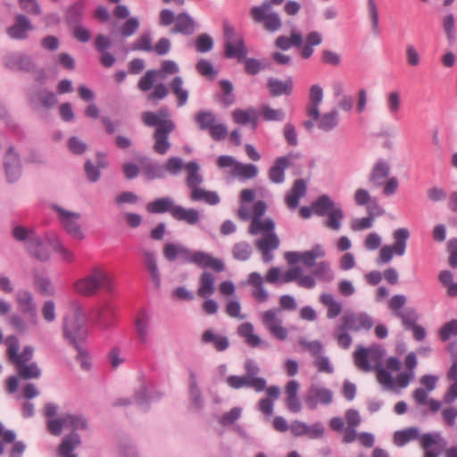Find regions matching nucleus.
<instances>
[{"label": "nucleus", "mask_w": 457, "mask_h": 457, "mask_svg": "<svg viewBox=\"0 0 457 457\" xmlns=\"http://www.w3.org/2000/svg\"><path fill=\"white\" fill-rule=\"evenodd\" d=\"M233 120L236 123L240 125L253 124V129H256L258 125V112L253 107H249L246 110L236 109L233 113Z\"/></svg>", "instance_id": "nucleus-24"}, {"label": "nucleus", "mask_w": 457, "mask_h": 457, "mask_svg": "<svg viewBox=\"0 0 457 457\" xmlns=\"http://www.w3.org/2000/svg\"><path fill=\"white\" fill-rule=\"evenodd\" d=\"M28 251L31 256L40 262H47L50 259V251L45 245L40 237L31 238V242L27 245Z\"/></svg>", "instance_id": "nucleus-20"}, {"label": "nucleus", "mask_w": 457, "mask_h": 457, "mask_svg": "<svg viewBox=\"0 0 457 457\" xmlns=\"http://www.w3.org/2000/svg\"><path fill=\"white\" fill-rule=\"evenodd\" d=\"M48 241L53 250L58 253L64 261L69 262H73L74 254L62 245V241L57 237L49 238Z\"/></svg>", "instance_id": "nucleus-44"}, {"label": "nucleus", "mask_w": 457, "mask_h": 457, "mask_svg": "<svg viewBox=\"0 0 457 457\" xmlns=\"http://www.w3.org/2000/svg\"><path fill=\"white\" fill-rule=\"evenodd\" d=\"M174 129L175 124L171 126L168 124L155 129L153 135L154 139V150L155 153L159 154H164L167 153L170 147L169 136L174 130Z\"/></svg>", "instance_id": "nucleus-13"}, {"label": "nucleus", "mask_w": 457, "mask_h": 457, "mask_svg": "<svg viewBox=\"0 0 457 457\" xmlns=\"http://www.w3.org/2000/svg\"><path fill=\"white\" fill-rule=\"evenodd\" d=\"M53 210L57 212L61 224L71 237L79 240L84 238L82 229L77 222L80 218L79 213L67 211L58 204H54Z\"/></svg>", "instance_id": "nucleus-6"}, {"label": "nucleus", "mask_w": 457, "mask_h": 457, "mask_svg": "<svg viewBox=\"0 0 457 457\" xmlns=\"http://www.w3.org/2000/svg\"><path fill=\"white\" fill-rule=\"evenodd\" d=\"M200 287L197 290V295L200 297L207 298L215 291V278L208 271H204L200 277Z\"/></svg>", "instance_id": "nucleus-31"}, {"label": "nucleus", "mask_w": 457, "mask_h": 457, "mask_svg": "<svg viewBox=\"0 0 457 457\" xmlns=\"http://www.w3.org/2000/svg\"><path fill=\"white\" fill-rule=\"evenodd\" d=\"M72 307L73 318L70 321L67 318L64 319L62 337L68 345L78 352L75 359L79 363L81 370L89 371L92 369L89 353L81 346V344L86 343L88 337L85 312L78 302H73Z\"/></svg>", "instance_id": "nucleus-1"}, {"label": "nucleus", "mask_w": 457, "mask_h": 457, "mask_svg": "<svg viewBox=\"0 0 457 457\" xmlns=\"http://www.w3.org/2000/svg\"><path fill=\"white\" fill-rule=\"evenodd\" d=\"M338 125V112L336 109L321 115L318 128L323 131L328 132Z\"/></svg>", "instance_id": "nucleus-38"}, {"label": "nucleus", "mask_w": 457, "mask_h": 457, "mask_svg": "<svg viewBox=\"0 0 457 457\" xmlns=\"http://www.w3.org/2000/svg\"><path fill=\"white\" fill-rule=\"evenodd\" d=\"M85 10V1L79 0L71 4L66 12L65 21L70 28L81 24Z\"/></svg>", "instance_id": "nucleus-21"}, {"label": "nucleus", "mask_w": 457, "mask_h": 457, "mask_svg": "<svg viewBox=\"0 0 457 457\" xmlns=\"http://www.w3.org/2000/svg\"><path fill=\"white\" fill-rule=\"evenodd\" d=\"M420 445L424 450L435 449L442 445L445 447L446 442L438 432H428L420 436Z\"/></svg>", "instance_id": "nucleus-35"}, {"label": "nucleus", "mask_w": 457, "mask_h": 457, "mask_svg": "<svg viewBox=\"0 0 457 457\" xmlns=\"http://www.w3.org/2000/svg\"><path fill=\"white\" fill-rule=\"evenodd\" d=\"M314 277L313 275H303V269L298 266L286 271L281 278V282L289 283L298 281L301 287L311 289L315 286Z\"/></svg>", "instance_id": "nucleus-14"}, {"label": "nucleus", "mask_w": 457, "mask_h": 457, "mask_svg": "<svg viewBox=\"0 0 457 457\" xmlns=\"http://www.w3.org/2000/svg\"><path fill=\"white\" fill-rule=\"evenodd\" d=\"M66 427L71 428V432H77V430H87L88 423L86 418L82 415L65 414Z\"/></svg>", "instance_id": "nucleus-41"}, {"label": "nucleus", "mask_w": 457, "mask_h": 457, "mask_svg": "<svg viewBox=\"0 0 457 457\" xmlns=\"http://www.w3.org/2000/svg\"><path fill=\"white\" fill-rule=\"evenodd\" d=\"M394 244L383 245L377 258L378 264L388 263L394 257V254L397 256H403L405 253L407 240L410 237V231L405 228H400L393 233Z\"/></svg>", "instance_id": "nucleus-4"}, {"label": "nucleus", "mask_w": 457, "mask_h": 457, "mask_svg": "<svg viewBox=\"0 0 457 457\" xmlns=\"http://www.w3.org/2000/svg\"><path fill=\"white\" fill-rule=\"evenodd\" d=\"M16 365L18 366L19 375L23 379L38 378L41 375V370L36 363L25 364L23 362Z\"/></svg>", "instance_id": "nucleus-43"}, {"label": "nucleus", "mask_w": 457, "mask_h": 457, "mask_svg": "<svg viewBox=\"0 0 457 457\" xmlns=\"http://www.w3.org/2000/svg\"><path fill=\"white\" fill-rule=\"evenodd\" d=\"M4 65L11 71H31L35 64L29 55L25 54H12L4 58Z\"/></svg>", "instance_id": "nucleus-12"}, {"label": "nucleus", "mask_w": 457, "mask_h": 457, "mask_svg": "<svg viewBox=\"0 0 457 457\" xmlns=\"http://www.w3.org/2000/svg\"><path fill=\"white\" fill-rule=\"evenodd\" d=\"M258 168L253 163H242L238 162L237 166L233 168V174L242 179H252L258 175Z\"/></svg>", "instance_id": "nucleus-37"}, {"label": "nucleus", "mask_w": 457, "mask_h": 457, "mask_svg": "<svg viewBox=\"0 0 457 457\" xmlns=\"http://www.w3.org/2000/svg\"><path fill=\"white\" fill-rule=\"evenodd\" d=\"M275 229V222L272 219H266L264 220H259L258 221L252 220L248 232L252 235H258L262 233L263 236L272 235Z\"/></svg>", "instance_id": "nucleus-32"}, {"label": "nucleus", "mask_w": 457, "mask_h": 457, "mask_svg": "<svg viewBox=\"0 0 457 457\" xmlns=\"http://www.w3.org/2000/svg\"><path fill=\"white\" fill-rule=\"evenodd\" d=\"M145 262L147 271L149 272V276L155 287L159 289L161 287V274L158 270L156 258L154 253L145 252Z\"/></svg>", "instance_id": "nucleus-27"}, {"label": "nucleus", "mask_w": 457, "mask_h": 457, "mask_svg": "<svg viewBox=\"0 0 457 457\" xmlns=\"http://www.w3.org/2000/svg\"><path fill=\"white\" fill-rule=\"evenodd\" d=\"M34 284L37 291L42 295H51L54 290L51 287V281L48 278L34 275Z\"/></svg>", "instance_id": "nucleus-54"}, {"label": "nucleus", "mask_w": 457, "mask_h": 457, "mask_svg": "<svg viewBox=\"0 0 457 457\" xmlns=\"http://www.w3.org/2000/svg\"><path fill=\"white\" fill-rule=\"evenodd\" d=\"M195 119L202 130H209L216 120V117L212 112L204 111L198 112Z\"/></svg>", "instance_id": "nucleus-46"}, {"label": "nucleus", "mask_w": 457, "mask_h": 457, "mask_svg": "<svg viewBox=\"0 0 457 457\" xmlns=\"http://www.w3.org/2000/svg\"><path fill=\"white\" fill-rule=\"evenodd\" d=\"M12 236L16 241L26 243L27 245L31 242V238L37 237L35 229L22 225L14 226L12 229Z\"/></svg>", "instance_id": "nucleus-39"}, {"label": "nucleus", "mask_w": 457, "mask_h": 457, "mask_svg": "<svg viewBox=\"0 0 457 457\" xmlns=\"http://www.w3.org/2000/svg\"><path fill=\"white\" fill-rule=\"evenodd\" d=\"M37 100L40 103V104L45 108H52L54 106L58 100L56 95L46 89H41L36 94Z\"/></svg>", "instance_id": "nucleus-49"}, {"label": "nucleus", "mask_w": 457, "mask_h": 457, "mask_svg": "<svg viewBox=\"0 0 457 457\" xmlns=\"http://www.w3.org/2000/svg\"><path fill=\"white\" fill-rule=\"evenodd\" d=\"M326 216H328L326 220L327 227L333 230H338L341 227V220L344 219L342 209L340 207H335Z\"/></svg>", "instance_id": "nucleus-48"}, {"label": "nucleus", "mask_w": 457, "mask_h": 457, "mask_svg": "<svg viewBox=\"0 0 457 457\" xmlns=\"http://www.w3.org/2000/svg\"><path fill=\"white\" fill-rule=\"evenodd\" d=\"M34 29L30 20L22 13L14 17V23L8 27L6 33L8 37L15 40H25L29 37V31Z\"/></svg>", "instance_id": "nucleus-9"}, {"label": "nucleus", "mask_w": 457, "mask_h": 457, "mask_svg": "<svg viewBox=\"0 0 457 457\" xmlns=\"http://www.w3.org/2000/svg\"><path fill=\"white\" fill-rule=\"evenodd\" d=\"M157 76L158 72L156 70H148L145 75L140 78L137 84L138 88L143 92L151 90L154 87Z\"/></svg>", "instance_id": "nucleus-47"}, {"label": "nucleus", "mask_w": 457, "mask_h": 457, "mask_svg": "<svg viewBox=\"0 0 457 457\" xmlns=\"http://www.w3.org/2000/svg\"><path fill=\"white\" fill-rule=\"evenodd\" d=\"M136 332L139 338V341L142 344H145L147 342V335H148V324L146 321L145 313H140L139 316L136 320Z\"/></svg>", "instance_id": "nucleus-53"}, {"label": "nucleus", "mask_w": 457, "mask_h": 457, "mask_svg": "<svg viewBox=\"0 0 457 457\" xmlns=\"http://www.w3.org/2000/svg\"><path fill=\"white\" fill-rule=\"evenodd\" d=\"M316 268L312 270V275L325 282L333 280L334 276L329 269V265L326 262L316 263Z\"/></svg>", "instance_id": "nucleus-52"}, {"label": "nucleus", "mask_w": 457, "mask_h": 457, "mask_svg": "<svg viewBox=\"0 0 457 457\" xmlns=\"http://www.w3.org/2000/svg\"><path fill=\"white\" fill-rule=\"evenodd\" d=\"M4 168L6 179L9 183L16 182L21 175V163L19 154L13 145L8 147L4 159Z\"/></svg>", "instance_id": "nucleus-7"}, {"label": "nucleus", "mask_w": 457, "mask_h": 457, "mask_svg": "<svg viewBox=\"0 0 457 457\" xmlns=\"http://www.w3.org/2000/svg\"><path fill=\"white\" fill-rule=\"evenodd\" d=\"M267 87L272 96H291L293 93V80L291 78L285 81L270 78L267 81Z\"/></svg>", "instance_id": "nucleus-18"}, {"label": "nucleus", "mask_w": 457, "mask_h": 457, "mask_svg": "<svg viewBox=\"0 0 457 457\" xmlns=\"http://www.w3.org/2000/svg\"><path fill=\"white\" fill-rule=\"evenodd\" d=\"M197 71L202 75L213 79L217 74L212 63L207 60L201 59L196 63Z\"/></svg>", "instance_id": "nucleus-62"}, {"label": "nucleus", "mask_w": 457, "mask_h": 457, "mask_svg": "<svg viewBox=\"0 0 457 457\" xmlns=\"http://www.w3.org/2000/svg\"><path fill=\"white\" fill-rule=\"evenodd\" d=\"M214 46L212 37L206 33L198 35L195 40V48L198 53L210 52Z\"/></svg>", "instance_id": "nucleus-45"}, {"label": "nucleus", "mask_w": 457, "mask_h": 457, "mask_svg": "<svg viewBox=\"0 0 457 457\" xmlns=\"http://www.w3.org/2000/svg\"><path fill=\"white\" fill-rule=\"evenodd\" d=\"M261 114L263 120L268 121H281L285 117V113L281 109H273L269 105L262 106Z\"/></svg>", "instance_id": "nucleus-56"}, {"label": "nucleus", "mask_w": 457, "mask_h": 457, "mask_svg": "<svg viewBox=\"0 0 457 457\" xmlns=\"http://www.w3.org/2000/svg\"><path fill=\"white\" fill-rule=\"evenodd\" d=\"M232 253L236 259L246 261L252 254V249L247 242L243 241L234 245Z\"/></svg>", "instance_id": "nucleus-55"}, {"label": "nucleus", "mask_w": 457, "mask_h": 457, "mask_svg": "<svg viewBox=\"0 0 457 457\" xmlns=\"http://www.w3.org/2000/svg\"><path fill=\"white\" fill-rule=\"evenodd\" d=\"M292 154L278 157L274 164L269 169V179L275 184H281L285 180V170L287 169L291 162Z\"/></svg>", "instance_id": "nucleus-15"}, {"label": "nucleus", "mask_w": 457, "mask_h": 457, "mask_svg": "<svg viewBox=\"0 0 457 457\" xmlns=\"http://www.w3.org/2000/svg\"><path fill=\"white\" fill-rule=\"evenodd\" d=\"M139 20L137 17H130L120 27V34L124 37H129L135 34L139 28Z\"/></svg>", "instance_id": "nucleus-61"}, {"label": "nucleus", "mask_w": 457, "mask_h": 457, "mask_svg": "<svg viewBox=\"0 0 457 457\" xmlns=\"http://www.w3.org/2000/svg\"><path fill=\"white\" fill-rule=\"evenodd\" d=\"M96 320L99 327L108 329L115 324V313L113 309L105 304L96 312Z\"/></svg>", "instance_id": "nucleus-26"}, {"label": "nucleus", "mask_w": 457, "mask_h": 457, "mask_svg": "<svg viewBox=\"0 0 457 457\" xmlns=\"http://www.w3.org/2000/svg\"><path fill=\"white\" fill-rule=\"evenodd\" d=\"M385 354L386 350L380 345L373 344L370 347L360 345L353 353L354 363L365 372L375 370L378 383L393 390L396 387V381L391 371L383 365Z\"/></svg>", "instance_id": "nucleus-2"}, {"label": "nucleus", "mask_w": 457, "mask_h": 457, "mask_svg": "<svg viewBox=\"0 0 457 457\" xmlns=\"http://www.w3.org/2000/svg\"><path fill=\"white\" fill-rule=\"evenodd\" d=\"M142 120L147 127L161 128L164 125H173L174 122L171 120L159 119V115L154 112H144L142 113Z\"/></svg>", "instance_id": "nucleus-42"}, {"label": "nucleus", "mask_w": 457, "mask_h": 457, "mask_svg": "<svg viewBox=\"0 0 457 457\" xmlns=\"http://www.w3.org/2000/svg\"><path fill=\"white\" fill-rule=\"evenodd\" d=\"M279 245V239L276 233L272 235L264 236L262 239L256 241V247L258 249L275 250Z\"/></svg>", "instance_id": "nucleus-58"}, {"label": "nucleus", "mask_w": 457, "mask_h": 457, "mask_svg": "<svg viewBox=\"0 0 457 457\" xmlns=\"http://www.w3.org/2000/svg\"><path fill=\"white\" fill-rule=\"evenodd\" d=\"M195 31V21L192 16L187 12H179L175 21V24L171 29L172 33H180L189 36Z\"/></svg>", "instance_id": "nucleus-17"}, {"label": "nucleus", "mask_w": 457, "mask_h": 457, "mask_svg": "<svg viewBox=\"0 0 457 457\" xmlns=\"http://www.w3.org/2000/svg\"><path fill=\"white\" fill-rule=\"evenodd\" d=\"M130 50L145 52L153 51L152 39L150 34L145 33L141 35L139 38L130 46Z\"/></svg>", "instance_id": "nucleus-57"}, {"label": "nucleus", "mask_w": 457, "mask_h": 457, "mask_svg": "<svg viewBox=\"0 0 457 457\" xmlns=\"http://www.w3.org/2000/svg\"><path fill=\"white\" fill-rule=\"evenodd\" d=\"M447 251L449 253L448 264L453 269H457V238L453 237L447 243Z\"/></svg>", "instance_id": "nucleus-64"}, {"label": "nucleus", "mask_w": 457, "mask_h": 457, "mask_svg": "<svg viewBox=\"0 0 457 457\" xmlns=\"http://www.w3.org/2000/svg\"><path fill=\"white\" fill-rule=\"evenodd\" d=\"M80 443V436L77 432H71L68 436L63 437L59 445L58 451L60 455L73 453L72 452Z\"/></svg>", "instance_id": "nucleus-33"}, {"label": "nucleus", "mask_w": 457, "mask_h": 457, "mask_svg": "<svg viewBox=\"0 0 457 457\" xmlns=\"http://www.w3.org/2000/svg\"><path fill=\"white\" fill-rule=\"evenodd\" d=\"M172 217L178 220L185 221L189 225H195L198 222L200 214L195 208L187 209L181 205H177Z\"/></svg>", "instance_id": "nucleus-25"}, {"label": "nucleus", "mask_w": 457, "mask_h": 457, "mask_svg": "<svg viewBox=\"0 0 457 457\" xmlns=\"http://www.w3.org/2000/svg\"><path fill=\"white\" fill-rule=\"evenodd\" d=\"M74 286L79 294L86 296L95 295L100 287L110 293L112 291L111 279L97 268L93 270L92 274L76 281Z\"/></svg>", "instance_id": "nucleus-3"}, {"label": "nucleus", "mask_w": 457, "mask_h": 457, "mask_svg": "<svg viewBox=\"0 0 457 457\" xmlns=\"http://www.w3.org/2000/svg\"><path fill=\"white\" fill-rule=\"evenodd\" d=\"M271 8L270 2L264 1L260 6H253L251 9V15L257 22L265 21L268 14L266 13Z\"/></svg>", "instance_id": "nucleus-60"}, {"label": "nucleus", "mask_w": 457, "mask_h": 457, "mask_svg": "<svg viewBox=\"0 0 457 457\" xmlns=\"http://www.w3.org/2000/svg\"><path fill=\"white\" fill-rule=\"evenodd\" d=\"M333 393L328 388H319L312 385L308 390L307 396L305 397V403L307 407L313 411L317 408L319 403L328 405L332 403Z\"/></svg>", "instance_id": "nucleus-11"}, {"label": "nucleus", "mask_w": 457, "mask_h": 457, "mask_svg": "<svg viewBox=\"0 0 457 457\" xmlns=\"http://www.w3.org/2000/svg\"><path fill=\"white\" fill-rule=\"evenodd\" d=\"M442 27L445 33L448 44L452 46L456 40L455 18L453 12H450L443 17Z\"/></svg>", "instance_id": "nucleus-40"}, {"label": "nucleus", "mask_w": 457, "mask_h": 457, "mask_svg": "<svg viewBox=\"0 0 457 457\" xmlns=\"http://www.w3.org/2000/svg\"><path fill=\"white\" fill-rule=\"evenodd\" d=\"M224 31V56L228 59L237 58L238 62H243L246 57L248 49L245 46L243 36L237 35V39L233 42L236 36L235 29L228 22L223 23Z\"/></svg>", "instance_id": "nucleus-5"}, {"label": "nucleus", "mask_w": 457, "mask_h": 457, "mask_svg": "<svg viewBox=\"0 0 457 457\" xmlns=\"http://www.w3.org/2000/svg\"><path fill=\"white\" fill-rule=\"evenodd\" d=\"M17 303L20 311L24 314L31 316L36 315V304L33 301L32 294L29 291H23L17 297Z\"/></svg>", "instance_id": "nucleus-36"}, {"label": "nucleus", "mask_w": 457, "mask_h": 457, "mask_svg": "<svg viewBox=\"0 0 457 457\" xmlns=\"http://www.w3.org/2000/svg\"><path fill=\"white\" fill-rule=\"evenodd\" d=\"M420 438V429L417 427H409L403 430L395 431L394 443L398 446H403L410 441Z\"/></svg>", "instance_id": "nucleus-30"}, {"label": "nucleus", "mask_w": 457, "mask_h": 457, "mask_svg": "<svg viewBox=\"0 0 457 457\" xmlns=\"http://www.w3.org/2000/svg\"><path fill=\"white\" fill-rule=\"evenodd\" d=\"M389 171L390 167L388 163L379 160L373 166L369 180L376 186H381L383 179L388 177Z\"/></svg>", "instance_id": "nucleus-29"}, {"label": "nucleus", "mask_w": 457, "mask_h": 457, "mask_svg": "<svg viewBox=\"0 0 457 457\" xmlns=\"http://www.w3.org/2000/svg\"><path fill=\"white\" fill-rule=\"evenodd\" d=\"M70 152L74 155H81L87 150V145L78 137H71L67 141Z\"/></svg>", "instance_id": "nucleus-59"}, {"label": "nucleus", "mask_w": 457, "mask_h": 457, "mask_svg": "<svg viewBox=\"0 0 457 457\" xmlns=\"http://www.w3.org/2000/svg\"><path fill=\"white\" fill-rule=\"evenodd\" d=\"M439 338L443 342L448 341L452 337L457 336V320L453 319L445 322L438 331Z\"/></svg>", "instance_id": "nucleus-50"}, {"label": "nucleus", "mask_w": 457, "mask_h": 457, "mask_svg": "<svg viewBox=\"0 0 457 457\" xmlns=\"http://www.w3.org/2000/svg\"><path fill=\"white\" fill-rule=\"evenodd\" d=\"M142 165L143 174L147 180H154L155 179H162L165 177V168L163 165L154 163L146 156H143L139 160Z\"/></svg>", "instance_id": "nucleus-19"}, {"label": "nucleus", "mask_w": 457, "mask_h": 457, "mask_svg": "<svg viewBox=\"0 0 457 457\" xmlns=\"http://www.w3.org/2000/svg\"><path fill=\"white\" fill-rule=\"evenodd\" d=\"M204 344H212L218 352H223L229 347V340L226 336L215 334L212 329H206L201 337Z\"/></svg>", "instance_id": "nucleus-23"}, {"label": "nucleus", "mask_w": 457, "mask_h": 457, "mask_svg": "<svg viewBox=\"0 0 457 457\" xmlns=\"http://www.w3.org/2000/svg\"><path fill=\"white\" fill-rule=\"evenodd\" d=\"M343 323L337 328V330H353L358 331L361 328L370 330L373 326L371 318L365 312L356 316L354 313H345L341 318Z\"/></svg>", "instance_id": "nucleus-8"}, {"label": "nucleus", "mask_w": 457, "mask_h": 457, "mask_svg": "<svg viewBox=\"0 0 457 457\" xmlns=\"http://www.w3.org/2000/svg\"><path fill=\"white\" fill-rule=\"evenodd\" d=\"M395 316L402 320L405 328L412 330L415 340L422 341L425 339L427 336L426 330L422 326L417 324L419 316L414 308H408L405 312H396Z\"/></svg>", "instance_id": "nucleus-10"}, {"label": "nucleus", "mask_w": 457, "mask_h": 457, "mask_svg": "<svg viewBox=\"0 0 457 457\" xmlns=\"http://www.w3.org/2000/svg\"><path fill=\"white\" fill-rule=\"evenodd\" d=\"M84 170L87 176V179L92 182L96 183L100 179L101 171L100 169L94 165L91 160H87L84 164Z\"/></svg>", "instance_id": "nucleus-63"}, {"label": "nucleus", "mask_w": 457, "mask_h": 457, "mask_svg": "<svg viewBox=\"0 0 457 457\" xmlns=\"http://www.w3.org/2000/svg\"><path fill=\"white\" fill-rule=\"evenodd\" d=\"M314 213L318 216L324 217L335 208V202L328 195H321L312 202Z\"/></svg>", "instance_id": "nucleus-34"}, {"label": "nucleus", "mask_w": 457, "mask_h": 457, "mask_svg": "<svg viewBox=\"0 0 457 457\" xmlns=\"http://www.w3.org/2000/svg\"><path fill=\"white\" fill-rule=\"evenodd\" d=\"M307 183L303 179H298L294 181L291 189L286 194L285 201L290 209H296L300 200L306 195Z\"/></svg>", "instance_id": "nucleus-16"}, {"label": "nucleus", "mask_w": 457, "mask_h": 457, "mask_svg": "<svg viewBox=\"0 0 457 457\" xmlns=\"http://www.w3.org/2000/svg\"><path fill=\"white\" fill-rule=\"evenodd\" d=\"M174 201L170 197H160L157 198L146 205V210L150 213H165L170 212L173 216V212L176 208Z\"/></svg>", "instance_id": "nucleus-22"}, {"label": "nucleus", "mask_w": 457, "mask_h": 457, "mask_svg": "<svg viewBox=\"0 0 457 457\" xmlns=\"http://www.w3.org/2000/svg\"><path fill=\"white\" fill-rule=\"evenodd\" d=\"M219 83L223 93V96L220 98V102L226 106L233 104L235 102L233 84L228 79H221Z\"/></svg>", "instance_id": "nucleus-51"}, {"label": "nucleus", "mask_w": 457, "mask_h": 457, "mask_svg": "<svg viewBox=\"0 0 457 457\" xmlns=\"http://www.w3.org/2000/svg\"><path fill=\"white\" fill-rule=\"evenodd\" d=\"M189 399L191 404L195 410L200 411L204 407V399L202 397V392L197 386L195 374L194 371H190L189 374Z\"/></svg>", "instance_id": "nucleus-28"}]
</instances>
